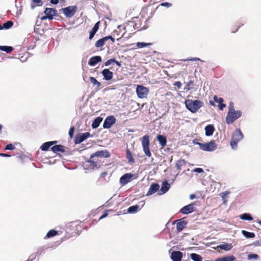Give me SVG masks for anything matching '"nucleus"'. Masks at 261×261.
Segmentation results:
<instances>
[{
    "label": "nucleus",
    "instance_id": "de8ad7c7",
    "mask_svg": "<svg viewBox=\"0 0 261 261\" xmlns=\"http://www.w3.org/2000/svg\"><path fill=\"white\" fill-rule=\"evenodd\" d=\"M15 149V146L12 144H9L5 146V149L7 150H12Z\"/></svg>",
    "mask_w": 261,
    "mask_h": 261
},
{
    "label": "nucleus",
    "instance_id": "b1692460",
    "mask_svg": "<svg viewBox=\"0 0 261 261\" xmlns=\"http://www.w3.org/2000/svg\"><path fill=\"white\" fill-rule=\"evenodd\" d=\"M65 147L62 145H55L51 147V150L55 153H57L58 152H64Z\"/></svg>",
    "mask_w": 261,
    "mask_h": 261
},
{
    "label": "nucleus",
    "instance_id": "338daca9",
    "mask_svg": "<svg viewBox=\"0 0 261 261\" xmlns=\"http://www.w3.org/2000/svg\"><path fill=\"white\" fill-rule=\"evenodd\" d=\"M114 63H115L119 67H120L121 65V63L116 60H115V62H114Z\"/></svg>",
    "mask_w": 261,
    "mask_h": 261
},
{
    "label": "nucleus",
    "instance_id": "6e6d98bb",
    "mask_svg": "<svg viewBox=\"0 0 261 261\" xmlns=\"http://www.w3.org/2000/svg\"><path fill=\"white\" fill-rule=\"evenodd\" d=\"M105 38L106 39V41H107L109 39L111 40L113 43H114L115 41V39L112 36H106V37H105Z\"/></svg>",
    "mask_w": 261,
    "mask_h": 261
},
{
    "label": "nucleus",
    "instance_id": "f3484780",
    "mask_svg": "<svg viewBox=\"0 0 261 261\" xmlns=\"http://www.w3.org/2000/svg\"><path fill=\"white\" fill-rule=\"evenodd\" d=\"M160 188V185L158 183L153 182L150 186L149 189L147 193H146V196H149L154 194L157 191L158 192Z\"/></svg>",
    "mask_w": 261,
    "mask_h": 261
},
{
    "label": "nucleus",
    "instance_id": "f704fd0d",
    "mask_svg": "<svg viewBox=\"0 0 261 261\" xmlns=\"http://www.w3.org/2000/svg\"><path fill=\"white\" fill-rule=\"evenodd\" d=\"M126 158L129 163H134L135 160L133 157L132 154L129 149H127L126 150Z\"/></svg>",
    "mask_w": 261,
    "mask_h": 261
},
{
    "label": "nucleus",
    "instance_id": "dca6fc26",
    "mask_svg": "<svg viewBox=\"0 0 261 261\" xmlns=\"http://www.w3.org/2000/svg\"><path fill=\"white\" fill-rule=\"evenodd\" d=\"M183 257V253L180 251H173L170 255L172 261H181Z\"/></svg>",
    "mask_w": 261,
    "mask_h": 261
},
{
    "label": "nucleus",
    "instance_id": "f8f14e48",
    "mask_svg": "<svg viewBox=\"0 0 261 261\" xmlns=\"http://www.w3.org/2000/svg\"><path fill=\"white\" fill-rule=\"evenodd\" d=\"M93 159H90L87 160L84 164V168L85 169H92L94 170L95 169H97L98 167H97V163Z\"/></svg>",
    "mask_w": 261,
    "mask_h": 261
},
{
    "label": "nucleus",
    "instance_id": "0e129e2a",
    "mask_svg": "<svg viewBox=\"0 0 261 261\" xmlns=\"http://www.w3.org/2000/svg\"><path fill=\"white\" fill-rule=\"evenodd\" d=\"M50 3L53 5H57L59 3V0H50Z\"/></svg>",
    "mask_w": 261,
    "mask_h": 261
},
{
    "label": "nucleus",
    "instance_id": "4468645a",
    "mask_svg": "<svg viewBox=\"0 0 261 261\" xmlns=\"http://www.w3.org/2000/svg\"><path fill=\"white\" fill-rule=\"evenodd\" d=\"M194 204L193 203L185 205L180 209V212L185 215H188L192 213L194 211Z\"/></svg>",
    "mask_w": 261,
    "mask_h": 261
},
{
    "label": "nucleus",
    "instance_id": "39448f33",
    "mask_svg": "<svg viewBox=\"0 0 261 261\" xmlns=\"http://www.w3.org/2000/svg\"><path fill=\"white\" fill-rule=\"evenodd\" d=\"M77 9L76 6H71L62 8L60 11H62L67 18H71L75 15Z\"/></svg>",
    "mask_w": 261,
    "mask_h": 261
},
{
    "label": "nucleus",
    "instance_id": "0eeeda50",
    "mask_svg": "<svg viewBox=\"0 0 261 261\" xmlns=\"http://www.w3.org/2000/svg\"><path fill=\"white\" fill-rule=\"evenodd\" d=\"M201 146L202 147L201 150L206 151H213L217 148V145L214 141H211L207 143H203V145Z\"/></svg>",
    "mask_w": 261,
    "mask_h": 261
},
{
    "label": "nucleus",
    "instance_id": "a878e982",
    "mask_svg": "<svg viewBox=\"0 0 261 261\" xmlns=\"http://www.w3.org/2000/svg\"><path fill=\"white\" fill-rule=\"evenodd\" d=\"M102 121V118L101 117H97L93 120L92 123V127L94 129L97 128L100 125Z\"/></svg>",
    "mask_w": 261,
    "mask_h": 261
},
{
    "label": "nucleus",
    "instance_id": "a211bd4d",
    "mask_svg": "<svg viewBox=\"0 0 261 261\" xmlns=\"http://www.w3.org/2000/svg\"><path fill=\"white\" fill-rule=\"evenodd\" d=\"M101 73L103 76V79L106 81H110L113 78V73L109 69H103Z\"/></svg>",
    "mask_w": 261,
    "mask_h": 261
},
{
    "label": "nucleus",
    "instance_id": "ddd939ff",
    "mask_svg": "<svg viewBox=\"0 0 261 261\" xmlns=\"http://www.w3.org/2000/svg\"><path fill=\"white\" fill-rule=\"evenodd\" d=\"M176 223V229L178 232L181 231L188 224V222L184 220V219H180L175 220L173 222V224Z\"/></svg>",
    "mask_w": 261,
    "mask_h": 261
},
{
    "label": "nucleus",
    "instance_id": "8fccbe9b",
    "mask_svg": "<svg viewBox=\"0 0 261 261\" xmlns=\"http://www.w3.org/2000/svg\"><path fill=\"white\" fill-rule=\"evenodd\" d=\"M114 62H115V59H109L108 60H107L105 63V65L106 66H109L110 65H111L112 63H113Z\"/></svg>",
    "mask_w": 261,
    "mask_h": 261
},
{
    "label": "nucleus",
    "instance_id": "cd10ccee",
    "mask_svg": "<svg viewBox=\"0 0 261 261\" xmlns=\"http://www.w3.org/2000/svg\"><path fill=\"white\" fill-rule=\"evenodd\" d=\"M240 218L243 220H247V221H252L253 220V217L252 215L247 213H244L239 216Z\"/></svg>",
    "mask_w": 261,
    "mask_h": 261
},
{
    "label": "nucleus",
    "instance_id": "e433bc0d",
    "mask_svg": "<svg viewBox=\"0 0 261 261\" xmlns=\"http://www.w3.org/2000/svg\"><path fill=\"white\" fill-rule=\"evenodd\" d=\"M13 25V22L11 20H9L5 22L3 25H2V30H8L10 29Z\"/></svg>",
    "mask_w": 261,
    "mask_h": 261
},
{
    "label": "nucleus",
    "instance_id": "6ab92c4d",
    "mask_svg": "<svg viewBox=\"0 0 261 261\" xmlns=\"http://www.w3.org/2000/svg\"><path fill=\"white\" fill-rule=\"evenodd\" d=\"M101 61V57L99 56H95L89 60L88 64L91 66H94L96 64Z\"/></svg>",
    "mask_w": 261,
    "mask_h": 261
},
{
    "label": "nucleus",
    "instance_id": "bb28decb",
    "mask_svg": "<svg viewBox=\"0 0 261 261\" xmlns=\"http://www.w3.org/2000/svg\"><path fill=\"white\" fill-rule=\"evenodd\" d=\"M218 247L221 250H223L225 251H229L231 250V248H232V245L230 243L228 244L225 243L224 244H220V245H219Z\"/></svg>",
    "mask_w": 261,
    "mask_h": 261
},
{
    "label": "nucleus",
    "instance_id": "49530a36",
    "mask_svg": "<svg viewBox=\"0 0 261 261\" xmlns=\"http://www.w3.org/2000/svg\"><path fill=\"white\" fill-rule=\"evenodd\" d=\"M38 253H39V251H37L35 253H33L31 254L30 256H29V258L28 260L29 261H33L36 258L37 254Z\"/></svg>",
    "mask_w": 261,
    "mask_h": 261
},
{
    "label": "nucleus",
    "instance_id": "7ed1b4c3",
    "mask_svg": "<svg viewBox=\"0 0 261 261\" xmlns=\"http://www.w3.org/2000/svg\"><path fill=\"white\" fill-rule=\"evenodd\" d=\"M242 112L241 110H234L231 112H228L227 116L225 118L226 123L227 124H232L237 119L241 117Z\"/></svg>",
    "mask_w": 261,
    "mask_h": 261
},
{
    "label": "nucleus",
    "instance_id": "9b49d317",
    "mask_svg": "<svg viewBox=\"0 0 261 261\" xmlns=\"http://www.w3.org/2000/svg\"><path fill=\"white\" fill-rule=\"evenodd\" d=\"M134 175L132 173H127L123 174L119 180L120 184L122 186L126 185L131 181Z\"/></svg>",
    "mask_w": 261,
    "mask_h": 261
},
{
    "label": "nucleus",
    "instance_id": "f03ea898",
    "mask_svg": "<svg viewBox=\"0 0 261 261\" xmlns=\"http://www.w3.org/2000/svg\"><path fill=\"white\" fill-rule=\"evenodd\" d=\"M244 138V135L240 128L236 129L232 133L230 145L233 150L237 149L238 143Z\"/></svg>",
    "mask_w": 261,
    "mask_h": 261
},
{
    "label": "nucleus",
    "instance_id": "aec40b11",
    "mask_svg": "<svg viewBox=\"0 0 261 261\" xmlns=\"http://www.w3.org/2000/svg\"><path fill=\"white\" fill-rule=\"evenodd\" d=\"M57 143V141L46 142L42 144L40 148L42 151H47L50 146L56 144Z\"/></svg>",
    "mask_w": 261,
    "mask_h": 261
},
{
    "label": "nucleus",
    "instance_id": "c03bdc74",
    "mask_svg": "<svg viewBox=\"0 0 261 261\" xmlns=\"http://www.w3.org/2000/svg\"><path fill=\"white\" fill-rule=\"evenodd\" d=\"M229 194L230 192L228 191L223 192L221 193V197L223 199L224 202H225L227 200H226V198Z\"/></svg>",
    "mask_w": 261,
    "mask_h": 261
},
{
    "label": "nucleus",
    "instance_id": "5701e85b",
    "mask_svg": "<svg viewBox=\"0 0 261 261\" xmlns=\"http://www.w3.org/2000/svg\"><path fill=\"white\" fill-rule=\"evenodd\" d=\"M213 98L216 102L218 103L219 105L218 106L220 110H223L224 108L226 107V105L223 103L224 100L222 98H218L215 95L214 96Z\"/></svg>",
    "mask_w": 261,
    "mask_h": 261
},
{
    "label": "nucleus",
    "instance_id": "5fc2aeb1",
    "mask_svg": "<svg viewBox=\"0 0 261 261\" xmlns=\"http://www.w3.org/2000/svg\"><path fill=\"white\" fill-rule=\"evenodd\" d=\"M193 143L194 144L199 145L200 149H201L202 147L201 145H203V143L199 142L196 139L194 140Z\"/></svg>",
    "mask_w": 261,
    "mask_h": 261
},
{
    "label": "nucleus",
    "instance_id": "603ef678",
    "mask_svg": "<svg viewBox=\"0 0 261 261\" xmlns=\"http://www.w3.org/2000/svg\"><path fill=\"white\" fill-rule=\"evenodd\" d=\"M172 6V4L171 3H169L168 2H164L162 3L160 6H163V7H166L167 8H169Z\"/></svg>",
    "mask_w": 261,
    "mask_h": 261
},
{
    "label": "nucleus",
    "instance_id": "f257e3e1",
    "mask_svg": "<svg viewBox=\"0 0 261 261\" xmlns=\"http://www.w3.org/2000/svg\"><path fill=\"white\" fill-rule=\"evenodd\" d=\"M186 108L192 113H195L203 106V102L199 100L187 99L185 101Z\"/></svg>",
    "mask_w": 261,
    "mask_h": 261
},
{
    "label": "nucleus",
    "instance_id": "2eb2a0df",
    "mask_svg": "<svg viewBox=\"0 0 261 261\" xmlns=\"http://www.w3.org/2000/svg\"><path fill=\"white\" fill-rule=\"evenodd\" d=\"M170 185L168 182L167 180L164 181L161 185L160 189H159L158 194L159 195H162L165 194L170 189Z\"/></svg>",
    "mask_w": 261,
    "mask_h": 261
},
{
    "label": "nucleus",
    "instance_id": "774afa93",
    "mask_svg": "<svg viewBox=\"0 0 261 261\" xmlns=\"http://www.w3.org/2000/svg\"><path fill=\"white\" fill-rule=\"evenodd\" d=\"M196 197V195L194 194H192L190 195V199H193Z\"/></svg>",
    "mask_w": 261,
    "mask_h": 261
},
{
    "label": "nucleus",
    "instance_id": "423d86ee",
    "mask_svg": "<svg viewBox=\"0 0 261 261\" xmlns=\"http://www.w3.org/2000/svg\"><path fill=\"white\" fill-rule=\"evenodd\" d=\"M148 92V89L142 85H138L136 88V93L139 98L146 97Z\"/></svg>",
    "mask_w": 261,
    "mask_h": 261
},
{
    "label": "nucleus",
    "instance_id": "7c9ffc66",
    "mask_svg": "<svg viewBox=\"0 0 261 261\" xmlns=\"http://www.w3.org/2000/svg\"><path fill=\"white\" fill-rule=\"evenodd\" d=\"M14 48L12 46H6V45H1L0 46V50L6 52V53H10L13 50Z\"/></svg>",
    "mask_w": 261,
    "mask_h": 261
},
{
    "label": "nucleus",
    "instance_id": "6e6552de",
    "mask_svg": "<svg viewBox=\"0 0 261 261\" xmlns=\"http://www.w3.org/2000/svg\"><path fill=\"white\" fill-rule=\"evenodd\" d=\"M90 136L91 135L89 132L78 134L74 138V142L75 144H79Z\"/></svg>",
    "mask_w": 261,
    "mask_h": 261
},
{
    "label": "nucleus",
    "instance_id": "4be33fe9",
    "mask_svg": "<svg viewBox=\"0 0 261 261\" xmlns=\"http://www.w3.org/2000/svg\"><path fill=\"white\" fill-rule=\"evenodd\" d=\"M156 140L162 147H164L167 144V138L163 135H158L156 136Z\"/></svg>",
    "mask_w": 261,
    "mask_h": 261
},
{
    "label": "nucleus",
    "instance_id": "37998d69",
    "mask_svg": "<svg viewBox=\"0 0 261 261\" xmlns=\"http://www.w3.org/2000/svg\"><path fill=\"white\" fill-rule=\"evenodd\" d=\"M259 258V255L255 253H250L247 255V259L248 260L252 259H258Z\"/></svg>",
    "mask_w": 261,
    "mask_h": 261
},
{
    "label": "nucleus",
    "instance_id": "bf43d9fd",
    "mask_svg": "<svg viewBox=\"0 0 261 261\" xmlns=\"http://www.w3.org/2000/svg\"><path fill=\"white\" fill-rule=\"evenodd\" d=\"M95 34L96 33L95 32H93L90 31V32H89V39L90 40H91L93 38V37H94V36L95 35Z\"/></svg>",
    "mask_w": 261,
    "mask_h": 261
},
{
    "label": "nucleus",
    "instance_id": "9d476101",
    "mask_svg": "<svg viewBox=\"0 0 261 261\" xmlns=\"http://www.w3.org/2000/svg\"><path fill=\"white\" fill-rule=\"evenodd\" d=\"M110 156V152L107 150H105L97 151L96 152L92 153L90 155V158L93 159L95 157L108 158Z\"/></svg>",
    "mask_w": 261,
    "mask_h": 261
},
{
    "label": "nucleus",
    "instance_id": "412c9836",
    "mask_svg": "<svg viewBox=\"0 0 261 261\" xmlns=\"http://www.w3.org/2000/svg\"><path fill=\"white\" fill-rule=\"evenodd\" d=\"M204 129L205 136L210 137L213 135L215 131V127L213 124H208L205 127Z\"/></svg>",
    "mask_w": 261,
    "mask_h": 261
},
{
    "label": "nucleus",
    "instance_id": "680f3d73",
    "mask_svg": "<svg viewBox=\"0 0 261 261\" xmlns=\"http://www.w3.org/2000/svg\"><path fill=\"white\" fill-rule=\"evenodd\" d=\"M174 85L177 87L178 88L181 87V83L179 81L175 82L174 84Z\"/></svg>",
    "mask_w": 261,
    "mask_h": 261
},
{
    "label": "nucleus",
    "instance_id": "a18cd8bd",
    "mask_svg": "<svg viewBox=\"0 0 261 261\" xmlns=\"http://www.w3.org/2000/svg\"><path fill=\"white\" fill-rule=\"evenodd\" d=\"M99 24L100 21H98L96 23H95V24H94V25L93 26L91 31L96 33L99 29Z\"/></svg>",
    "mask_w": 261,
    "mask_h": 261
},
{
    "label": "nucleus",
    "instance_id": "69168bd1",
    "mask_svg": "<svg viewBox=\"0 0 261 261\" xmlns=\"http://www.w3.org/2000/svg\"><path fill=\"white\" fill-rule=\"evenodd\" d=\"M49 19V17H48V16H47V15H45L44 16H43L41 18V19L42 20H46V19Z\"/></svg>",
    "mask_w": 261,
    "mask_h": 261
},
{
    "label": "nucleus",
    "instance_id": "09e8293b",
    "mask_svg": "<svg viewBox=\"0 0 261 261\" xmlns=\"http://www.w3.org/2000/svg\"><path fill=\"white\" fill-rule=\"evenodd\" d=\"M74 130H75V128L74 126H72L70 128L69 133H68V135L70 138H72L73 137V135H74Z\"/></svg>",
    "mask_w": 261,
    "mask_h": 261
},
{
    "label": "nucleus",
    "instance_id": "c85d7f7f",
    "mask_svg": "<svg viewBox=\"0 0 261 261\" xmlns=\"http://www.w3.org/2000/svg\"><path fill=\"white\" fill-rule=\"evenodd\" d=\"M139 210H140L139 205H134L129 206L127 208V213L129 214H134L137 213Z\"/></svg>",
    "mask_w": 261,
    "mask_h": 261
},
{
    "label": "nucleus",
    "instance_id": "13d9d810",
    "mask_svg": "<svg viewBox=\"0 0 261 261\" xmlns=\"http://www.w3.org/2000/svg\"><path fill=\"white\" fill-rule=\"evenodd\" d=\"M52 15H53V19L54 18V16H58V12H57V10L55 9V8H53V11L52 12Z\"/></svg>",
    "mask_w": 261,
    "mask_h": 261
},
{
    "label": "nucleus",
    "instance_id": "864d4df0",
    "mask_svg": "<svg viewBox=\"0 0 261 261\" xmlns=\"http://www.w3.org/2000/svg\"><path fill=\"white\" fill-rule=\"evenodd\" d=\"M185 61H201V62H203L202 60H201L200 58H191L190 59L185 60Z\"/></svg>",
    "mask_w": 261,
    "mask_h": 261
},
{
    "label": "nucleus",
    "instance_id": "052dcab7",
    "mask_svg": "<svg viewBox=\"0 0 261 261\" xmlns=\"http://www.w3.org/2000/svg\"><path fill=\"white\" fill-rule=\"evenodd\" d=\"M108 216V212H105L99 218V220L102 219Z\"/></svg>",
    "mask_w": 261,
    "mask_h": 261
},
{
    "label": "nucleus",
    "instance_id": "393cba45",
    "mask_svg": "<svg viewBox=\"0 0 261 261\" xmlns=\"http://www.w3.org/2000/svg\"><path fill=\"white\" fill-rule=\"evenodd\" d=\"M236 259V258L234 256L227 255L218 258L215 261H234Z\"/></svg>",
    "mask_w": 261,
    "mask_h": 261
},
{
    "label": "nucleus",
    "instance_id": "c9c22d12",
    "mask_svg": "<svg viewBox=\"0 0 261 261\" xmlns=\"http://www.w3.org/2000/svg\"><path fill=\"white\" fill-rule=\"evenodd\" d=\"M53 11V8H46L44 11V14L47 15L48 17H49V20L53 19V15H52Z\"/></svg>",
    "mask_w": 261,
    "mask_h": 261
},
{
    "label": "nucleus",
    "instance_id": "20e7f679",
    "mask_svg": "<svg viewBox=\"0 0 261 261\" xmlns=\"http://www.w3.org/2000/svg\"><path fill=\"white\" fill-rule=\"evenodd\" d=\"M149 138L148 135H145L142 137V145L143 147V151L145 154L148 156L150 157L151 156V153L149 149Z\"/></svg>",
    "mask_w": 261,
    "mask_h": 261
},
{
    "label": "nucleus",
    "instance_id": "2f4dec72",
    "mask_svg": "<svg viewBox=\"0 0 261 261\" xmlns=\"http://www.w3.org/2000/svg\"><path fill=\"white\" fill-rule=\"evenodd\" d=\"M190 257L193 261H202V257L198 254L192 253L190 254Z\"/></svg>",
    "mask_w": 261,
    "mask_h": 261
},
{
    "label": "nucleus",
    "instance_id": "1a4fd4ad",
    "mask_svg": "<svg viewBox=\"0 0 261 261\" xmlns=\"http://www.w3.org/2000/svg\"><path fill=\"white\" fill-rule=\"evenodd\" d=\"M116 122V118L113 115L108 116L104 120L102 126L103 128H110Z\"/></svg>",
    "mask_w": 261,
    "mask_h": 261
},
{
    "label": "nucleus",
    "instance_id": "e2e57ef3",
    "mask_svg": "<svg viewBox=\"0 0 261 261\" xmlns=\"http://www.w3.org/2000/svg\"><path fill=\"white\" fill-rule=\"evenodd\" d=\"M0 156H2V157H10V156H11V155L9 154H8V153H0Z\"/></svg>",
    "mask_w": 261,
    "mask_h": 261
},
{
    "label": "nucleus",
    "instance_id": "c756f323",
    "mask_svg": "<svg viewBox=\"0 0 261 261\" xmlns=\"http://www.w3.org/2000/svg\"><path fill=\"white\" fill-rule=\"evenodd\" d=\"M43 5L42 0H32L31 4V8L33 10L36 7L41 6Z\"/></svg>",
    "mask_w": 261,
    "mask_h": 261
},
{
    "label": "nucleus",
    "instance_id": "4c0bfd02",
    "mask_svg": "<svg viewBox=\"0 0 261 261\" xmlns=\"http://www.w3.org/2000/svg\"><path fill=\"white\" fill-rule=\"evenodd\" d=\"M106 41V39L105 38V37L98 40L96 43H95V46L96 47H102L105 42Z\"/></svg>",
    "mask_w": 261,
    "mask_h": 261
},
{
    "label": "nucleus",
    "instance_id": "a19ab883",
    "mask_svg": "<svg viewBox=\"0 0 261 261\" xmlns=\"http://www.w3.org/2000/svg\"><path fill=\"white\" fill-rule=\"evenodd\" d=\"M185 161L184 160H179L177 161L175 167L178 170L181 169V167L185 164Z\"/></svg>",
    "mask_w": 261,
    "mask_h": 261
},
{
    "label": "nucleus",
    "instance_id": "ea45409f",
    "mask_svg": "<svg viewBox=\"0 0 261 261\" xmlns=\"http://www.w3.org/2000/svg\"><path fill=\"white\" fill-rule=\"evenodd\" d=\"M151 45L150 43H145L142 42H138L136 43V46L139 48H142L145 47H148Z\"/></svg>",
    "mask_w": 261,
    "mask_h": 261
},
{
    "label": "nucleus",
    "instance_id": "72a5a7b5",
    "mask_svg": "<svg viewBox=\"0 0 261 261\" xmlns=\"http://www.w3.org/2000/svg\"><path fill=\"white\" fill-rule=\"evenodd\" d=\"M58 234V231L55 230L51 229L48 231L44 239L50 238L54 237Z\"/></svg>",
    "mask_w": 261,
    "mask_h": 261
},
{
    "label": "nucleus",
    "instance_id": "58836bf2",
    "mask_svg": "<svg viewBox=\"0 0 261 261\" xmlns=\"http://www.w3.org/2000/svg\"><path fill=\"white\" fill-rule=\"evenodd\" d=\"M89 79L90 82L93 85V86L96 85L97 86V89L100 87L101 83L98 82L95 78L92 76H90Z\"/></svg>",
    "mask_w": 261,
    "mask_h": 261
},
{
    "label": "nucleus",
    "instance_id": "473e14b6",
    "mask_svg": "<svg viewBox=\"0 0 261 261\" xmlns=\"http://www.w3.org/2000/svg\"><path fill=\"white\" fill-rule=\"evenodd\" d=\"M242 233L245 238L247 239L253 238L255 236L254 232H249L244 230L242 231Z\"/></svg>",
    "mask_w": 261,
    "mask_h": 261
},
{
    "label": "nucleus",
    "instance_id": "79ce46f5",
    "mask_svg": "<svg viewBox=\"0 0 261 261\" xmlns=\"http://www.w3.org/2000/svg\"><path fill=\"white\" fill-rule=\"evenodd\" d=\"M194 82L193 81H189L188 82L186 83V87L185 88V90L187 91L190 90L194 88Z\"/></svg>",
    "mask_w": 261,
    "mask_h": 261
},
{
    "label": "nucleus",
    "instance_id": "3c124183",
    "mask_svg": "<svg viewBox=\"0 0 261 261\" xmlns=\"http://www.w3.org/2000/svg\"><path fill=\"white\" fill-rule=\"evenodd\" d=\"M235 110L234 108V103L232 101H230L229 103L228 106V112H231Z\"/></svg>",
    "mask_w": 261,
    "mask_h": 261
},
{
    "label": "nucleus",
    "instance_id": "4d7b16f0",
    "mask_svg": "<svg viewBox=\"0 0 261 261\" xmlns=\"http://www.w3.org/2000/svg\"><path fill=\"white\" fill-rule=\"evenodd\" d=\"M194 171L195 172L201 173L203 172V170L201 168H196L194 170Z\"/></svg>",
    "mask_w": 261,
    "mask_h": 261
}]
</instances>
